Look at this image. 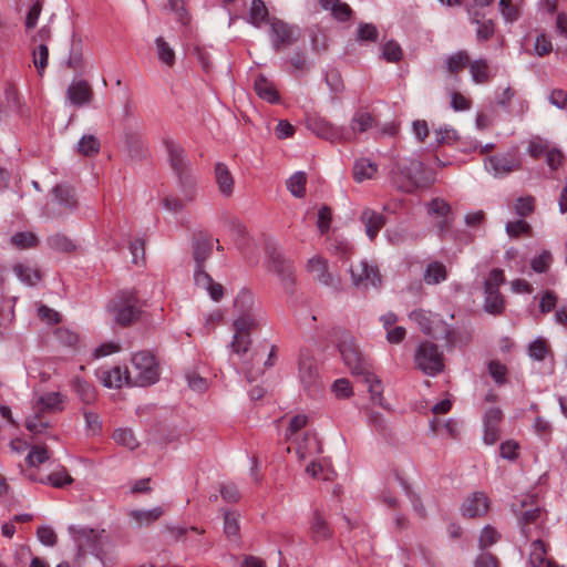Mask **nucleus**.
<instances>
[{"mask_svg": "<svg viewBox=\"0 0 567 567\" xmlns=\"http://www.w3.org/2000/svg\"><path fill=\"white\" fill-rule=\"evenodd\" d=\"M214 243L215 239L207 234L194 235L192 241V257L195 262L194 282L198 288L206 290L214 301H219L223 298L224 288L205 270V262L213 254ZM216 243L218 244V239Z\"/></svg>", "mask_w": 567, "mask_h": 567, "instance_id": "f257e3e1", "label": "nucleus"}, {"mask_svg": "<svg viewBox=\"0 0 567 567\" xmlns=\"http://www.w3.org/2000/svg\"><path fill=\"white\" fill-rule=\"evenodd\" d=\"M252 303V296L248 291H244L235 299V307L244 313L234 321V339L231 342L233 353L241 357L247 354L250 347V331L255 329L258 321L254 313L249 312Z\"/></svg>", "mask_w": 567, "mask_h": 567, "instance_id": "f03ea898", "label": "nucleus"}, {"mask_svg": "<svg viewBox=\"0 0 567 567\" xmlns=\"http://www.w3.org/2000/svg\"><path fill=\"white\" fill-rule=\"evenodd\" d=\"M69 533L79 548V551H90L103 561V557L106 554V546L110 544L109 536L104 529L72 525L69 527Z\"/></svg>", "mask_w": 567, "mask_h": 567, "instance_id": "7ed1b4c3", "label": "nucleus"}, {"mask_svg": "<svg viewBox=\"0 0 567 567\" xmlns=\"http://www.w3.org/2000/svg\"><path fill=\"white\" fill-rule=\"evenodd\" d=\"M338 348L344 364L353 375L367 373L370 364L355 344L354 338L347 331L338 330Z\"/></svg>", "mask_w": 567, "mask_h": 567, "instance_id": "20e7f679", "label": "nucleus"}, {"mask_svg": "<svg viewBox=\"0 0 567 567\" xmlns=\"http://www.w3.org/2000/svg\"><path fill=\"white\" fill-rule=\"evenodd\" d=\"M78 207L74 192L64 185L52 188V199L44 207L43 215L49 219H61L72 214Z\"/></svg>", "mask_w": 567, "mask_h": 567, "instance_id": "39448f33", "label": "nucleus"}, {"mask_svg": "<svg viewBox=\"0 0 567 567\" xmlns=\"http://www.w3.org/2000/svg\"><path fill=\"white\" fill-rule=\"evenodd\" d=\"M416 367L426 375L435 377L444 369L443 353L439 347L430 341L417 346L414 354Z\"/></svg>", "mask_w": 567, "mask_h": 567, "instance_id": "423d86ee", "label": "nucleus"}, {"mask_svg": "<svg viewBox=\"0 0 567 567\" xmlns=\"http://www.w3.org/2000/svg\"><path fill=\"white\" fill-rule=\"evenodd\" d=\"M134 384L146 386L154 384L158 378V365L153 354L147 351H140L132 357Z\"/></svg>", "mask_w": 567, "mask_h": 567, "instance_id": "0eeeda50", "label": "nucleus"}, {"mask_svg": "<svg viewBox=\"0 0 567 567\" xmlns=\"http://www.w3.org/2000/svg\"><path fill=\"white\" fill-rule=\"evenodd\" d=\"M399 176L402 179L398 182L399 188L405 193H413L432 184L424 164L417 159H411L409 164L401 166Z\"/></svg>", "mask_w": 567, "mask_h": 567, "instance_id": "6e6552de", "label": "nucleus"}, {"mask_svg": "<svg viewBox=\"0 0 567 567\" xmlns=\"http://www.w3.org/2000/svg\"><path fill=\"white\" fill-rule=\"evenodd\" d=\"M176 177L182 197H165L163 200L164 207L173 213H179L194 203L198 194L196 178L192 172Z\"/></svg>", "mask_w": 567, "mask_h": 567, "instance_id": "1a4fd4ad", "label": "nucleus"}, {"mask_svg": "<svg viewBox=\"0 0 567 567\" xmlns=\"http://www.w3.org/2000/svg\"><path fill=\"white\" fill-rule=\"evenodd\" d=\"M307 128L310 130L318 137L329 141L331 143L337 142H350L351 134L343 126H336L324 117L312 116L306 121Z\"/></svg>", "mask_w": 567, "mask_h": 567, "instance_id": "9d476101", "label": "nucleus"}, {"mask_svg": "<svg viewBox=\"0 0 567 567\" xmlns=\"http://www.w3.org/2000/svg\"><path fill=\"white\" fill-rule=\"evenodd\" d=\"M299 379L309 394H317L321 388L318 368L309 351H301L298 360Z\"/></svg>", "mask_w": 567, "mask_h": 567, "instance_id": "9b49d317", "label": "nucleus"}, {"mask_svg": "<svg viewBox=\"0 0 567 567\" xmlns=\"http://www.w3.org/2000/svg\"><path fill=\"white\" fill-rule=\"evenodd\" d=\"M350 275L352 284L359 289L367 290L371 287L378 288L381 286V275L378 268L367 260H360L355 265H351Z\"/></svg>", "mask_w": 567, "mask_h": 567, "instance_id": "f8f14e48", "label": "nucleus"}, {"mask_svg": "<svg viewBox=\"0 0 567 567\" xmlns=\"http://www.w3.org/2000/svg\"><path fill=\"white\" fill-rule=\"evenodd\" d=\"M269 35L271 39L272 48L280 51L284 47L293 44L300 37L299 28L290 25L282 20L272 19L270 21Z\"/></svg>", "mask_w": 567, "mask_h": 567, "instance_id": "ddd939ff", "label": "nucleus"}, {"mask_svg": "<svg viewBox=\"0 0 567 567\" xmlns=\"http://www.w3.org/2000/svg\"><path fill=\"white\" fill-rule=\"evenodd\" d=\"M520 162L515 154H496L484 161L485 169L495 178H503L517 171Z\"/></svg>", "mask_w": 567, "mask_h": 567, "instance_id": "4468645a", "label": "nucleus"}, {"mask_svg": "<svg viewBox=\"0 0 567 567\" xmlns=\"http://www.w3.org/2000/svg\"><path fill=\"white\" fill-rule=\"evenodd\" d=\"M110 310L114 313L116 323L121 326H128L135 322L141 315L137 301L131 295L127 298L121 297L118 300H113L110 305Z\"/></svg>", "mask_w": 567, "mask_h": 567, "instance_id": "2eb2a0df", "label": "nucleus"}, {"mask_svg": "<svg viewBox=\"0 0 567 567\" xmlns=\"http://www.w3.org/2000/svg\"><path fill=\"white\" fill-rule=\"evenodd\" d=\"M168 163L176 176L190 173V162L184 147L172 138L164 140Z\"/></svg>", "mask_w": 567, "mask_h": 567, "instance_id": "dca6fc26", "label": "nucleus"}, {"mask_svg": "<svg viewBox=\"0 0 567 567\" xmlns=\"http://www.w3.org/2000/svg\"><path fill=\"white\" fill-rule=\"evenodd\" d=\"M307 270L320 284L329 287H337L339 280H336L329 271L328 260L321 256H313L307 262Z\"/></svg>", "mask_w": 567, "mask_h": 567, "instance_id": "f3484780", "label": "nucleus"}, {"mask_svg": "<svg viewBox=\"0 0 567 567\" xmlns=\"http://www.w3.org/2000/svg\"><path fill=\"white\" fill-rule=\"evenodd\" d=\"M488 508L487 496L483 492H474L464 499L461 512L463 516L474 518L485 515Z\"/></svg>", "mask_w": 567, "mask_h": 567, "instance_id": "a211bd4d", "label": "nucleus"}, {"mask_svg": "<svg viewBox=\"0 0 567 567\" xmlns=\"http://www.w3.org/2000/svg\"><path fill=\"white\" fill-rule=\"evenodd\" d=\"M515 91L507 86L497 95V104L502 106L507 113L522 116L528 110V104L523 99H517L514 102Z\"/></svg>", "mask_w": 567, "mask_h": 567, "instance_id": "6ab92c4d", "label": "nucleus"}, {"mask_svg": "<svg viewBox=\"0 0 567 567\" xmlns=\"http://www.w3.org/2000/svg\"><path fill=\"white\" fill-rule=\"evenodd\" d=\"M66 96L72 105L80 107L91 102L93 91L86 81L79 80L69 85Z\"/></svg>", "mask_w": 567, "mask_h": 567, "instance_id": "aec40b11", "label": "nucleus"}, {"mask_svg": "<svg viewBox=\"0 0 567 567\" xmlns=\"http://www.w3.org/2000/svg\"><path fill=\"white\" fill-rule=\"evenodd\" d=\"M270 271H274L278 275L282 282L291 284L295 275L293 265L284 258V256L274 250L270 254Z\"/></svg>", "mask_w": 567, "mask_h": 567, "instance_id": "412c9836", "label": "nucleus"}, {"mask_svg": "<svg viewBox=\"0 0 567 567\" xmlns=\"http://www.w3.org/2000/svg\"><path fill=\"white\" fill-rule=\"evenodd\" d=\"M96 377L106 388H121L125 382H128V371L122 370L121 367H113L111 369H102L96 371Z\"/></svg>", "mask_w": 567, "mask_h": 567, "instance_id": "4be33fe9", "label": "nucleus"}, {"mask_svg": "<svg viewBox=\"0 0 567 567\" xmlns=\"http://www.w3.org/2000/svg\"><path fill=\"white\" fill-rule=\"evenodd\" d=\"M360 220L364 225L365 234L371 240L377 237L385 224V217L382 214L369 208L362 212Z\"/></svg>", "mask_w": 567, "mask_h": 567, "instance_id": "5701e85b", "label": "nucleus"}, {"mask_svg": "<svg viewBox=\"0 0 567 567\" xmlns=\"http://www.w3.org/2000/svg\"><path fill=\"white\" fill-rule=\"evenodd\" d=\"M215 181L223 196L229 197L233 194L235 181L226 164L220 162L216 163Z\"/></svg>", "mask_w": 567, "mask_h": 567, "instance_id": "b1692460", "label": "nucleus"}, {"mask_svg": "<svg viewBox=\"0 0 567 567\" xmlns=\"http://www.w3.org/2000/svg\"><path fill=\"white\" fill-rule=\"evenodd\" d=\"M63 409V396L59 392H47L40 395L34 405L33 410L39 413L56 412Z\"/></svg>", "mask_w": 567, "mask_h": 567, "instance_id": "393cba45", "label": "nucleus"}, {"mask_svg": "<svg viewBox=\"0 0 567 567\" xmlns=\"http://www.w3.org/2000/svg\"><path fill=\"white\" fill-rule=\"evenodd\" d=\"M409 318L414 321L425 334H434V324L441 322L437 315L431 311L416 309L410 312Z\"/></svg>", "mask_w": 567, "mask_h": 567, "instance_id": "a878e982", "label": "nucleus"}, {"mask_svg": "<svg viewBox=\"0 0 567 567\" xmlns=\"http://www.w3.org/2000/svg\"><path fill=\"white\" fill-rule=\"evenodd\" d=\"M310 535L315 542L327 540L332 536V530L319 509H315L310 523Z\"/></svg>", "mask_w": 567, "mask_h": 567, "instance_id": "bb28decb", "label": "nucleus"}, {"mask_svg": "<svg viewBox=\"0 0 567 567\" xmlns=\"http://www.w3.org/2000/svg\"><path fill=\"white\" fill-rule=\"evenodd\" d=\"M427 213L430 215H436L439 217H442V220L439 221L437 227L441 231L446 230L450 225V214H451V206L442 198H434L427 206Z\"/></svg>", "mask_w": 567, "mask_h": 567, "instance_id": "cd10ccee", "label": "nucleus"}, {"mask_svg": "<svg viewBox=\"0 0 567 567\" xmlns=\"http://www.w3.org/2000/svg\"><path fill=\"white\" fill-rule=\"evenodd\" d=\"M470 73L472 76V80L476 84H484L491 81V79L494 76V73L492 72L488 61L485 59H477L472 61L468 64Z\"/></svg>", "mask_w": 567, "mask_h": 567, "instance_id": "c85d7f7f", "label": "nucleus"}, {"mask_svg": "<svg viewBox=\"0 0 567 567\" xmlns=\"http://www.w3.org/2000/svg\"><path fill=\"white\" fill-rule=\"evenodd\" d=\"M323 10L330 11L332 17L338 21L346 22L352 16V10L346 2L341 0H319Z\"/></svg>", "mask_w": 567, "mask_h": 567, "instance_id": "c756f323", "label": "nucleus"}, {"mask_svg": "<svg viewBox=\"0 0 567 567\" xmlns=\"http://www.w3.org/2000/svg\"><path fill=\"white\" fill-rule=\"evenodd\" d=\"M375 124L374 117L365 111H358L354 113L353 117L350 122V127L347 128L351 134V141L353 140L357 133L367 132Z\"/></svg>", "mask_w": 567, "mask_h": 567, "instance_id": "7c9ffc66", "label": "nucleus"}, {"mask_svg": "<svg viewBox=\"0 0 567 567\" xmlns=\"http://www.w3.org/2000/svg\"><path fill=\"white\" fill-rule=\"evenodd\" d=\"M378 172V165L369 158H360L353 165V178L358 183L372 179Z\"/></svg>", "mask_w": 567, "mask_h": 567, "instance_id": "2f4dec72", "label": "nucleus"}, {"mask_svg": "<svg viewBox=\"0 0 567 567\" xmlns=\"http://www.w3.org/2000/svg\"><path fill=\"white\" fill-rule=\"evenodd\" d=\"M447 278V270L443 262L441 261H431L427 264L424 274L423 280L427 285H439L445 281Z\"/></svg>", "mask_w": 567, "mask_h": 567, "instance_id": "473e14b6", "label": "nucleus"}, {"mask_svg": "<svg viewBox=\"0 0 567 567\" xmlns=\"http://www.w3.org/2000/svg\"><path fill=\"white\" fill-rule=\"evenodd\" d=\"M13 271L21 282L29 286L35 285L41 278L38 268L24 262L16 264L13 266Z\"/></svg>", "mask_w": 567, "mask_h": 567, "instance_id": "72a5a7b5", "label": "nucleus"}, {"mask_svg": "<svg viewBox=\"0 0 567 567\" xmlns=\"http://www.w3.org/2000/svg\"><path fill=\"white\" fill-rule=\"evenodd\" d=\"M49 248L58 252H72L76 249L75 243L63 233H55L47 238Z\"/></svg>", "mask_w": 567, "mask_h": 567, "instance_id": "f704fd0d", "label": "nucleus"}, {"mask_svg": "<svg viewBox=\"0 0 567 567\" xmlns=\"http://www.w3.org/2000/svg\"><path fill=\"white\" fill-rule=\"evenodd\" d=\"M484 310L494 316L501 315L504 310V298L499 289L484 290Z\"/></svg>", "mask_w": 567, "mask_h": 567, "instance_id": "c9c22d12", "label": "nucleus"}, {"mask_svg": "<svg viewBox=\"0 0 567 567\" xmlns=\"http://www.w3.org/2000/svg\"><path fill=\"white\" fill-rule=\"evenodd\" d=\"M269 12L262 0H252L249 8L248 22L260 28L268 21Z\"/></svg>", "mask_w": 567, "mask_h": 567, "instance_id": "e433bc0d", "label": "nucleus"}, {"mask_svg": "<svg viewBox=\"0 0 567 567\" xmlns=\"http://www.w3.org/2000/svg\"><path fill=\"white\" fill-rule=\"evenodd\" d=\"M163 508L161 506H156L151 509H134L130 512V517L137 525L143 526L154 523L163 515Z\"/></svg>", "mask_w": 567, "mask_h": 567, "instance_id": "4c0bfd02", "label": "nucleus"}, {"mask_svg": "<svg viewBox=\"0 0 567 567\" xmlns=\"http://www.w3.org/2000/svg\"><path fill=\"white\" fill-rule=\"evenodd\" d=\"M255 91L259 97L270 103H276L279 100L278 92L274 84L262 75H259L255 80Z\"/></svg>", "mask_w": 567, "mask_h": 567, "instance_id": "58836bf2", "label": "nucleus"}, {"mask_svg": "<svg viewBox=\"0 0 567 567\" xmlns=\"http://www.w3.org/2000/svg\"><path fill=\"white\" fill-rule=\"evenodd\" d=\"M363 380V382L365 384H368V390L370 392V395H371V400L372 402L379 404V405H383L382 404V391H383V388H382V383H381V380L378 379L375 377V374H373L371 372V369L367 370V373H362L360 375Z\"/></svg>", "mask_w": 567, "mask_h": 567, "instance_id": "ea45409f", "label": "nucleus"}, {"mask_svg": "<svg viewBox=\"0 0 567 567\" xmlns=\"http://www.w3.org/2000/svg\"><path fill=\"white\" fill-rule=\"evenodd\" d=\"M73 388L85 404H91L95 401L96 394L94 388L81 377H75L73 380Z\"/></svg>", "mask_w": 567, "mask_h": 567, "instance_id": "a19ab883", "label": "nucleus"}, {"mask_svg": "<svg viewBox=\"0 0 567 567\" xmlns=\"http://www.w3.org/2000/svg\"><path fill=\"white\" fill-rule=\"evenodd\" d=\"M471 63L470 55L465 50L449 55L445 60V68L450 73H457Z\"/></svg>", "mask_w": 567, "mask_h": 567, "instance_id": "79ce46f5", "label": "nucleus"}, {"mask_svg": "<svg viewBox=\"0 0 567 567\" xmlns=\"http://www.w3.org/2000/svg\"><path fill=\"white\" fill-rule=\"evenodd\" d=\"M547 563H550L546 558V547L540 539H536L530 545L529 564L532 567H544Z\"/></svg>", "mask_w": 567, "mask_h": 567, "instance_id": "37998d69", "label": "nucleus"}, {"mask_svg": "<svg viewBox=\"0 0 567 567\" xmlns=\"http://www.w3.org/2000/svg\"><path fill=\"white\" fill-rule=\"evenodd\" d=\"M307 175L303 172H296L288 181L287 188L297 198H302L306 193Z\"/></svg>", "mask_w": 567, "mask_h": 567, "instance_id": "c03bdc74", "label": "nucleus"}, {"mask_svg": "<svg viewBox=\"0 0 567 567\" xmlns=\"http://www.w3.org/2000/svg\"><path fill=\"white\" fill-rule=\"evenodd\" d=\"M301 455L319 454L321 452L320 441L316 433H306L302 442L298 445Z\"/></svg>", "mask_w": 567, "mask_h": 567, "instance_id": "a18cd8bd", "label": "nucleus"}, {"mask_svg": "<svg viewBox=\"0 0 567 567\" xmlns=\"http://www.w3.org/2000/svg\"><path fill=\"white\" fill-rule=\"evenodd\" d=\"M42 484H49L53 487L61 488L65 485H70L73 478L68 474L65 470L53 472L45 477L38 480Z\"/></svg>", "mask_w": 567, "mask_h": 567, "instance_id": "49530a36", "label": "nucleus"}, {"mask_svg": "<svg viewBox=\"0 0 567 567\" xmlns=\"http://www.w3.org/2000/svg\"><path fill=\"white\" fill-rule=\"evenodd\" d=\"M155 44L158 60L172 66L175 63V52L173 48L162 37L156 38Z\"/></svg>", "mask_w": 567, "mask_h": 567, "instance_id": "de8ad7c7", "label": "nucleus"}, {"mask_svg": "<svg viewBox=\"0 0 567 567\" xmlns=\"http://www.w3.org/2000/svg\"><path fill=\"white\" fill-rule=\"evenodd\" d=\"M76 147L81 155L92 156L99 153L100 142L94 135H83Z\"/></svg>", "mask_w": 567, "mask_h": 567, "instance_id": "09e8293b", "label": "nucleus"}, {"mask_svg": "<svg viewBox=\"0 0 567 567\" xmlns=\"http://www.w3.org/2000/svg\"><path fill=\"white\" fill-rule=\"evenodd\" d=\"M224 533L228 539L238 542L239 524L234 513L226 512L224 514Z\"/></svg>", "mask_w": 567, "mask_h": 567, "instance_id": "8fccbe9b", "label": "nucleus"}, {"mask_svg": "<svg viewBox=\"0 0 567 567\" xmlns=\"http://www.w3.org/2000/svg\"><path fill=\"white\" fill-rule=\"evenodd\" d=\"M33 55V64L37 68L40 75L44 72V69L48 65L49 59V49L45 43H39L32 52Z\"/></svg>", "mask_w": 567, "mask_h": 567, "instance_id": "3c124183", "label": "nucleus"}, {"mask_svg": "<svg viewBox=\"0 0 567 567\" xmlns=\"http://www.w3.org/2000/svg\"><path fill=\"white\" fill-rule=\"evenodd\" d=\"M42 414L34 410L33 414L25 420V427L33 434H42L48 427L49 422L42 420Z\"/></svg>", "mask_w": 567, "mask_h": 567, "instance_id": "603ef678", "label": "nucleus"}, {"mask_svg": "<svg viewBox=\"0 0 567 567\" xmlns=\"http://www.w3.org/2000/svg\"><path fill=\"white\" fill-rule=\"evenodd\" d=\"M549 353V348L545 339L538 338L528 346V354L533 360L543 361Z\"/></svg>", "mask_w": 567, "mask_h": 567, "instance_id": "864d4df0", "label": "nucleus"}, {"mask_svg": "<svg viewBox=\"0 0 567 567\" xmlns=\"http://www.w3.org/2000/svg\"><path fill=\"white\" fill-rule=\"evenodd\" d=\"M113 439L116 443L126 446L130 450H134L138 446V442L130 429L115 430L113 433Z\"/></svg>", "mask_w": 567, "mask_h": 567, "instance_id": "5fc2aeb1", "label": "nucleus"}, {"mask_svg": "<svg viewBox=\"0 0 567 567\" xmlns=\"http://www.w3.org/2000/svg\"><path fill=\"white\" fill-rule=\"evenodd\" d=\"M543 516V511L539 507H535L528 511H525L519 517V523L522 525V532L525 537L529 536V524L537 522Z\"/></svg>", "mask_w": 567, "mask_h": 567, "instance_id": "6e6d98bb", "label": "nucleus"}, {"mask_svg": "<svg viewBox=\"0 0 567 567\" xmlns=\"http://www.w3.org/2000/svg\"><path fill=\"white\" fill-rule=\"evenodd\" d=\"M55 339L65 347H75L79 342V336L68 328H56L54 330Z\"/></svg>", "mask_w": 567, "mask_h": 567, "instance_id": "4d7b16f0", "label": "nucleus"}, {"mask_svg": "<svg viewBox=\"0 0 567 567\" xmlns=\"http://www.w3.org/2000/svg\"><path fill=\"white\" fill-rule=\"evenodd\" d=\"M498 539L499 534L497 530L494 527L487 525L482 529L480 534L478 546L481 549H485L496 544Z\"/></svg>", "mask_w": 567, "mask_h": 567, "instance_id": "13d9d810", "label": "nucleus"}, {"mask_svg": "<svg viewBox=\"0 0 567 567\" xmlns=\"http://www.w3.org/2000/svg\"><path fill=\"white\" fill-rule=\"evenodd\" d=\"M11 243L19 248H31L38 243V238L33 233H17L11 237Z\"/></svg>", "mask_w": 567, "mask_h": 567, "instance_id": "bf43d9fd", "label": "nucleus"}, {"mask_svg": "<svg viewBox=\"0 0 567 567\" xmlns=\"http://www.w3.org/2000/svg\"><path fill=\"white\" fill-rule=\"evenodd\" d=\"M379 38V31L372 23H360L358 28V39L360 41L375 42Z\"/></svg>", "mask_w": 567, "mask_h": 567, "instance_id": "052dcab7", "label": "nucleus"}, {"mask_svg": "<svg viewBox=\"0 0 567 567\" xmlns=\"http://www.w3.org/2000/svg\"><path fill=\"white\" fill-rule=\"evenodd\" d=\"M383 58L389 62H398L402 58V50L394 41H388L382 49Z\"/></svg>", "mask_w": 567, "mask_h": 567, "instance_id": "680f3d73", "label": "nucleus"}, {"mask_svg": "<svg viewBox=\"0 0 567 567\" xmlns=\"http://www.w3.org/2000/svg\"><path fill=\"white\" fill-rule=\"evenodd\" d=\"M49 458L48 450L41 446H34L27 455V462L31 466H38Z\"/></svg>", "mask_w": 567, "mask_h": 567, "instance_id": "e2e57ef3", "label": "nucleus"}, {"mask_svg": "<svg viewBox=\"0 0 567 567\" xmlns=\"http://www.w3.org/2000/svg\"><path fill=\"white\" fill-rule=\"evenodd\" d=\"M488 372L497 384H504L506 382V367L498 361H491L488 364Z\"/></svg>", "mask_w": 567, "mask_h": 567, "instance_id": "0e129e2a", "label": "nucleus"}, {"mask_svg": "<svg viewBox=\"0 0 567 567\" xmlns=\"http://www.w3.org/2000/svg\"><path fill=\"white\" fill-rule=\"evenodd\" d=\"M472 22L477 23L476 37L480 41L488 40L494 32V24L492 20H484L480 22L476 18H473Z\"/></svg>", "mask_w": 567, "mask_h": 567, "instance_id": "69168bd1", "label": "nucleus"}, {"mask_svg": "<svg viewBox=\"0 0 567 567\" xmlns=\"http://www.w3.org/2000/svg\"><path fill=\"white\" fill-rule=\"evenodd\" d=\"M6 101L8 107L12 111H20L22 107V102L17 89L13 85H8L4 91Z\"/></svg>", "mask_w": 567, "mask_h": 567, "instance_id": "338daca9", "label": "nucleus"}, {"mask_svg": "<svg viewBox=\"0 0 567 567\" xmlns=\"http://www.w3.org/2000/svg\"><path fill=\"white\" fill-rule=\"evenodd\" d=\"M474 567H499L498 559L491 553H482L474 560Z\"/></svg>", "mask_w": 567, "mask_h": 567, "instance_id": "774afa93", "label": "nucleus"}]
</instances>
